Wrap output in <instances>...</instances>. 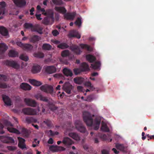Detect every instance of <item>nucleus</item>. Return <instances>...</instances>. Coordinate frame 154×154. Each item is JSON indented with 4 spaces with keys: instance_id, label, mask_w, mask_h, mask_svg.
<instances>
[{
    "instance_id": "17",
    "label": "nucleus",
    "mask_w": 154,
    "mask_h": 154,
    "mask_svg": "<svg viewBox=\"0 0 154 154\" xmlns=\"http://www.w3.org/2000/svg\"><path fill=\"white\" fill-rule=\"evenodd\" d=\"M0 33L4 36H8V37H9L8 30L4 26H2L0 27Z\"/></svg>"
},
{
    "instance_id": "37",
    "label": "nucleus",
    "mask_w": 154,
    "mask_h": 154,
    "mask_svg": "<svg viewBox=\"0 0 154 154\" xmlns=\"http://www.w3.org/2000/svg\"><path fill=\"white\" fill-rule=\"evenodd\" d=\"M33 48V46L29 44H25L23 49L24 50L27 51H31Z\"/></svg>"
},
{
    "instance_id": "64",
    "label": "nucleus",
    "mask_w": 154,
    "mask_h": 154,
    "mask_svg": "<svg viewBox=\"0 0 154 154\" xmlns=\"http://www.w3.org/2000/svg\"><path fill=\"white\" fill-rule=\"evenodd\" d=\"M0 77H2L4 79H6V76L4 75L0 74Z\"/></svg>"
},
{
    "instance_id": "16",
    "label": "nucleus",
    "mask_w": 154,
    "mask_h": 154,
    "mask_svg": "<svg viewBox=\"0 0 154 154\" xmlns=\"http://www.w3.org/2000/svg\"><path fill=\"white\" fill-rule=\"evenodd\" d=\"M20 88L25 91H29L31 89L32 87L26 83H22L20 85Z\"/></svg>"
},
{
    "instance_id": "36",
    "label": "nucleus",
    "mask_w": 154,
    "mask_h": 154,
    "mask_svg": "<svg viewBox=\"0 0 154 154\" xmlns=\"http://www.w3.org/2000/svg\"><path fill=\"white\" fill-rule=\"evenodd\" d=\"M57 47L61 49H65L68 48L69 46L66 43H63L60 44Z\"/></svg>"
},
{
    "instance_id": "51",
    "label": "nucleus",
    "mask_w": 154,
    "mask_h": 154,
    "mask_svg": "<svg viewBox=\"0 0 154 154\" xmlns=\"http://www.w3.org/2000/svg\"><path fill=\"white\" fill-rule=\"evenodd\" d=\"M81 99L82 100L84 99V100H86L87 101H91V97H81Z\"/></svg>"
},
{
    "instance_id": "61",
    "label": "nucleus",
    "mask_w": 154,
    "mask_h": 154,
    "mask_svg": "<svg viewBox=\"0 0 154 154\" xmlns=\"http://www.w3.org/2000/svg\"><path fill=\"white\" fill-rule=\"evenodd\" d=\"M102 154H109L108 151L105 150H103L102 151Z\"/></svg>"
},
{
    "instance_id": "24",
    "label": "nucleus",
    "mask_w": 154,
    "mask_h": 154,
    "mask_svg": "<svg viewBox=\"0 0 154 154\" xmlns=\"http://www.w3.org/2000/svg\"><path fill=\"white\" fill-rule=\"evenodd\" d=\"M29 81L30 84L35 86H38L42 84L40 82L35 79H29Z\"/></svg>"
},
{
    "instance_id": "43",
    "label": "nucleus",
    "mask_w": 154,
    "mask_h": 154,
    "mask_svg": "<svg viewBox=\"0 0 154 154\" xmlns=\"http://www.w3.org/2000/svg\"><path fill=\"white\" fill-rule=\"evenodd\" d=\"M53 3L56 5H61L63 4L62 0H52Z\"/></svg>"
},
{
    "instance_id": "35",
    "label": "nucleus",
    "mask_w": 154,
    "mask_h": 154,
    "mask_svg": "<svg viewBox=\"0 0 154 154\" xmlns=\"http://www.w3.org/2000/svg\"><path fill=\"white\" fill-rule=\"evenodd\" d=\"M18 54L17 52L13 50H10L8 53L9 56L11 57H17L18 56Z\"/></svg>"
},
{
    "instance_id": "1",
    "label": "nucleus",
    "mask_w": 154,
    "mask_h": 154,
    "mask_svg": "<svg viewBox=\"0 0 154 154\" xmlns=\"http://www.w3.org/2000/svg\"><path fill=\"white\" fill-rule=\"evenodd\" d=\"M83 119L87 125L95 130L98 129L100 127L102 118L100 116L94 117L91 116L89 112H85L83 113Z\"/></svg>"
},
{
    "instance_id": "27",
    "label": "nucleus",
    "mask_w": 154,
    "mask_h": 154,
    "mask_svg": "<svg viewBox=\"0 0 154 154\" xmlns=\"http://www.w3.org/2000/svg\"><path fill=\"white\" fill-rule=\"evenodd\" d=\"M80 67L82 72L85 71L89 69L88 65L85 62L82 63L80 65Z\"/></svg>"
},
{
    "instance_id": "56",
    "label": "nucleus",
    "mask_w": 154,
    "mask_h": 154,
    "mask_svg": "<svg viewBox=\"0 0 154 154\" xmlns=\"http://www.w3.org/2000/svg\"><path fill=\"white\" fill-rule=\"evenodd\" d=\"M17 44L18 46L22 47L23 48L25 44H23L21 42H18Z\"/></svg>"
},
{
    "instance_id": "8",
    "label": "nucleus",
    "mask_w": 154,
    "mask_h": 154,
    "mask_svg": "<svg viewBox=\"0 0 154 154\" xmlns=\"http://www.w3.org/2000/svg\"><path fill=\"white\" fill-rule=\"evenodd\" d=\"M70 49L74 54L77 55L80 54L82 52L80 47L76 45L71 46Z\"/></svg>"
},
{
    "instance_id": "38",
    "label": "nucleus",
    "mask_w": 154,
    "mask_h": 154,
    "mask_svg": "<svg viewBox=\"0 0 154 154\" xmlns=\"http://www.w3.org/2000/svg\"><path fill=\"white\" fill-rule=\"evenodd\" d=\"M34 56L37 58H42L44 57V54L41 52H38L34 53Z\"/></svg>"
},
{
    "instance_id": "44",
    "label": "nucleus",
    "mask_w": 154,
    "mask_h": 154,
    "mask_svg": "<svg viewBox=\"0 0 154 154\" xmlns=\"http://www.w3.org/2000/svg\"><path fill=\"white\" fill-rule=\"evenodd\" d=\"M73 71L75 74L76 75H78L82 72L81 69H80V67H79V68H75L73 69Z\"/></svg>"
},
{
    "instance_id": "42",
    "label": "nucleus",
    "mask_w": 154,
    "mask_h": 154,
    "mask_svg": "<svg viewBox=\"0 0 154 154\" xmlns=\"http://www.w3.org/2000/svg\"><path fill=\"white\" fill-rule=\"evenodd\" d=\"M10 86L9 85L7 84L5 82L1 83L0 84V88L3 89H5L9 88Z\"/></svg>"
},
{
    "instance_id": "3",
    "label": "nucleus",
    "mask_w": 154,
    "mask_h": 154,
    "mask_svg": "<svg viewBox=\"0 0 154 154\" xmlns=\"http://www.w3.org/2000/svg\"><path fill=\"white\" fill-rule=\"evenodd\" d=\"M44 14L48 16L47 17L45 18L43 20V23L44 24L48 25L49 24L50 20L54 21V13L53 11H50L45 12Z\"/></svg>"
},
{
    "instance_id": "63",
    "label": "nucleus",
    "mask_w": 154,
    "mask_h": 154,
    "mask_svg": "<svg viewBox=\"0 0 154 154\" xmlns=\"http://www.w3.org/2000/svg\"><path fill=\"white\" fill-rule=\"evenodd\" d=\"M98 75V73L97 72H93L92 74V75L93 76H97Z\"/></svg>"
},
{
    "instance_id": "14",
    "label": "nucleus",
    "mask_w": 154,
    "mask_h": 154,
    "mask_svg": "<svg viewBox=\"0 0 154 154\" xmlns=\"http://www.w3.org/2000/svg\"><path fill=\"white\" fill-rule=\"evenodd\" d=\"M18 140H19L18 146L21 149H27L25 144V140L22 138L18 137Z\"/></svg>"
},
{
    "instance_id": "15",
    "label": "nucleus",
    "mask_w": 154,
    "mask_h": 154,
    "mask_svg": "<svg viewBox=\"0 0 154 154\" xmlns=\"http://www.w3.org/2000/svg\"><path fill=\"white\" fill-rule=\"evenodd\" d=\"M56 71V67L53 66H47L45 68V71L50 74L55 72Z\"/></svg>"
},
{
    "instance_id": "11",
    "label": "nucleus",
    "mask_w": 154,
    "mask_h": 154,
    "mask_svg": "<svg viewBox=\"0 0 154 154\" xmlns=\"http://www.w3.org/2000/svg\"><path fill=\"white\" fill-rule=\"evenodd\" d=\"M62 143L66 146H69L73 144L74 142L70 138L66 137L63 138Z\"/></svg>"
},
{
    "instance_id": "20",
    "label": "nucleus",
    "mask_w": 154,
    "mask_h": 154,
    "mask_svg": "<svg viewBox=\"0 0 154 154\" xmlns=\"http://www.w3.org/2000/svg\"><path fill=\"white\" fill-rule=\"evenodd\" d=\"M70 37H76L79 39L81 38V35L76 30H73L69 34Z\"/></svg>"
},
{
    "instance_id": "25",
    "label": "nucleus",
    "mask_w": 154,
    "mask_h": 154,
    "mask_svg": "<svg viewBox=\"0 0 154 154\" xmlns=\"http://www.w3.org/2000/svg\"><path fill=\"white\" fill-rule=\"evenodd\" d=\"M0 139L4 143H8L10 142H14V140L13 139L8 137H0Z\"/></svg>"
},
{
    "instance_id": "47",
    "label": "nucleus",
    "mask_w": 154,
    "mask_h": 154,
    "mask_svg": "<svg viewBox=\"0 0 154 154\" xmlns=\"http://www.w3.org/2000/svg\"><path fill=\"white\" fill-rule=\"evenodd\" d=\"M20 58L25 61H27L29 59L28 56L24 54H21L20 57Z\"/></svg>"
},
{
    "instance_id": "31",
    "label": "nucleus",
    "mask_w": 154,
    "mask_h": 154,
    "mask_svg": "<svg viewBox=\"0 0 154 154\" xmlns=\"http://www.w3.org/2000/svg\"><path fill=\"white\" fill-rule=\"evenodd\" d=\"M40 37L37 35H34L31 37L29 39L30 42L35 43L39 41Z\"/></svg>"
},
{
    "instance_id": "57",
    "label": "nucleus",
    "mask_w": 154,
    "mask_h": 154,
    "mask_svg": "<svg viewBox=\"0 0 154 154\" xmlns=\"http://www.w3.org/2000/svg\"><path fill=\"white\" fill-rule=\"evenodd\" d=\"M35 16L37 19L38 20H41L42 19V18H41V14H35Z\"/></svg>"
},
{
    "instance_id": "55",
    "label": "nucleus",
    "mask_w": 154,
    "mask_h": 154,
    "mask_svg": "<svg viewBox=\"0 0 154 154\" xmlns=\"http://www.w3.org/2000/svg\"><path fill=\"white\" fill-rule=\"evenodd\" d=\"M65 149V148L63 147L57 146V151H63Z\"/></svg>"
},
{
    "instance_id": "58",
    "label": "nucleus",
    "mask_w": 154,
    "mask_h": 154,
    "mask_svg": "<svg viewBox=\"0 0 154 154\" xmlns=\"http://www.w3.org/2000/svg\"><path fill=\"white\" fill-rule=\"evenodd\" d=\"M35 11L34 8L33 7H32L31 9L30 10V14L31 15H33L34 13H33V11Z\"/></svg>"
},
{
    "instance_id": "54",
    "label": "nucleus",
    "mask_w": 154,
    "mask_h": 154,
    "mask_svg": "<svg viewBox=\"0 0 154 154\" xmlns=\"http://www.w3.org/2000/svg\"><path fill=\"white\" fill-rule=\"evenodd\" d=\"M37 99L45 101H46L47 100L46 97H38Z\"/></svg>"
},
{
    "instance_id": "13",
    "label": "nucleus",
    "mask_w": 154,
    "mask_h": 154,
    "mask_svg": "<svg viewBox=\"0 0 154 154\" xmlns=\"http://www.w3.org/2000/svg\"><path fill=\"white\" fill-rule=\"evenodd\" d=\"M13 1L15 4L19 7L25 5L26 3L25 0H14Z\"/></svg>"
},
{
    "instance_id": "62",
    "label": "nucleus",
    "mask_w": 154,
    "mask_h": 154,
    "mask_svg": "<svg viewBox=\"0 0 154 154\" xmlns=\"http://www.w3.org/2000/svg\"><path fill=\"white\" fill-rule=\"evenodd\" d=\"M112 150L116 154H118L119 153L118 151L116 149L113 148L112 149Z\"/></svg>"
},
{
    "instance_id": "30",
    "label": "nucleus",
    "mask_w": 154,
    "mask_h": 154,
    "mask_svg": "<svg viewBox=\"0 0 154 154\" xmlns=\"http://www.w3.org/2000/svg\"><path fill=\"white\" fill-rule=\"evenodd\" d=\"M86 58L87 60L90 63H93L96 60L94 56L90 54L87 55Z\"/></svg>"
},
{
    "instance_id": "12",
    "label": "nucleus",
    "mask_w": 154,
    "mask_h": 154,
    "mask_svg": "<svg viewBox=\"0 0 154 154\" xmlns=\"http://www.w3.org/2000/svg\"><path fill=\"white\" fill-rule=\"evenodd\" d=\"M85 85L88 88V89H87L85 90V92L84 94L85 95H86V92L90 91H94L95 89L93 86L92 85L91 82L89 81L85 82Z\"/></svg>"
},
{
    "instance_id": "59",
    "label": "nucleus",
    "mask_w": 154,
    "mask_h": 154,
    "mask_svg": "<svg viewBox=\"0 0 154 154\" xmlns=\"http://www.w3.org/2000/svg\"><path fill=\"white\" fill-rule=\"evenodd\" d=\"M54 141L52 138H50L48 141V143L49 144H52L53 143Z\"/></svg>"
},
{
    "instance_id": "34",
    "label": "nucleus",
    "mask_w": 154,
    "mask_h": 154,
    "mask_svg": "<svg viewBox=\"0 0 154 154\" xmlns=\"http://www.w3.org/2000/svg\"><path fill=\"white\" fill-rule=\"evenodd\" d=\"M100 63L99 61L96 62L94 64H91V67L94 69H98L100 66Z\"/></svg>"
},
{
    "instance_id": "46",
    "label": "nucleus",
    "mask_w": 154,
    "mask_h": 154,
    "mask_svg": "<svg viewBox=\"0 0 154 154\" xmlns=\"http://www.w3.org/2000/svg\"><path fill=\"white\" fill-rule=\"evenodd\" d=\"M116 146L118 149L122 151H123L124 150L125 148L123 145L119 143L116 144Z\"/></svg>"
},
{
    "instance_id": "41",
    "label": "nucleus",
    "mask_w": 154,
    "mask_h": 154,
    "mask_svg": "<svg viewBox=\"0 0 154 154\" xmlns=\"http://www.w3.org/2000/svg\"><path fill=\"white\" fill-rule=\"evenodd\" d=\"M46 133L49 136H53L55 135H57L58 134V132H53L51 130L47 131L46 132Z\"/></svg>"
},
{
    "instance_id": "29",
    "label": "nucleus",
    "mask_w": 154,
    "mask_h": 154,
    "mask_svg": "<svg viewBox=\"0 0 154 154\" xmlns=\"http://www.w3.org/2000/svg\"><path fill=\"white\" fill-rule=\"evenodd\" d=\"M100 129L101 131H103L109 132V129L107 126L106 124L103 122H102Z\"/></svg>"
},
{
    "instance_id": "6",
    "label": "nucleus",
    "mask_w": 154,
    "mask_h": 154,
    "mask_svg": "<svg viewBox=\"0 0 154 154\" xmlns=\"http://www.w3.org/2000/svg\"><path fill=\"white\" fill-rule=\"evenodd\" d=\"M5 64L6 66H11L17 69H19L20 68V65L13 60H6L5 61Z\"/></svg>"
},
{
    "instance_id": "2",
    "label": "nucleus",
    "mask_w": 154,
    "mask_h": 154,
    "mask_svg": "<svg viewBox=\"0 0 154 154\" xmlns=\"http://www.w3.org/2000/svg\"><path fill=\"white\" fill-rule=\"evenodd\" d=\"M55 9L57 11L60 13L65 14L64 15V17L68 20H73L76 15V13L75 12L66 13V10L64 7H56Z\"/></svg>"
},
{
    "instance_id": "18",
    "label": "nucleus",
    "mask_w": 154,
    "mask_h": 154,
    "mask_svg": "<svg viewBox=\"0 0 154 154\" xmlns=\"http://www.w3.org/2000/svg\"><path fill=\"white\" fill-rule=\"evenodd\" d=\"M25 101L27 105L30 106L35 107L37 105V103L35 101L29 99H25Z\"/></svg>"
},
{
    "instance_id": "45",
    "label": "nucleus",
    "mask_w": 154,
    "mask_h": 154,
    "mask_svg": "<svg viewBox=\"0 0 154 154\" xmlns=\"http://www.w3.org/2000/svg\"><path fill=\"white\" fill-rule=\"evenodd\" d=\"M75 24L77 26H80L81 25L82 20L81 18L78 17L75 22Z\"/></svg>"
},
{
    "instance_id": "10",
    "label": "nucleus",
    "mask_w": 154,
    "mask_h": 154,
    "mask_svg": "<svg viewBox=\"0 0 154 154\" xmlns=\"http://www.w3.org/2000/svg\"><path fill=\"white\" fill-rule=\"evenodd\" d=\"M75 125L76 128L79 131L82 132H85L86 129L82 125L81 122L79 121H77L75 122Z\"/></svg>"
},
{
    "instance_id": "9",
    "label": "nucleus",
    "mask_w": 154,
    "mask_h": 154,
    "mask_svg": "<svg viewBox=\"0 0 154 154\" xmlns=\"http://www.w3.org/2000/svg\"><path fill=\"white\" fill-rule=\"evenodd\" d=\"M73 86L69 82H66L63 86V89L68 94H70Z\"/></svg>"
},
{
    "instance_id": "4",
    "label": "nucleus",
    "mask_w": 154,
    "mask_h": 154,
    "mask_svg": "<svg viewBox=\"0 0 154 154\" xmlns=\"http://www.w3.org/2000/svg\"><path fill=\"white\" fill-rule=\"evenodd\" d=\"M41 90L48 94L53 95L55 93L54 91V88L52 86L50 85H45L42 86L40 88Z\"/></svg>"
},
{
    "instance_id": "5",
    "label": "nucleus",
    "mask_w": 154,
    "mask_h": 154,
    "mask_svg": "<svg viewBox=\"0 0 154 154\" xmlns=\"http://www.w3.org/2000/svg\"><path fill=\"white\" fill-rule=\"evenodd\" d=\"M23 112L27 115H37L38 114L39 112V109H38L36 110L33 109L28 108H25L23 109Z\"/></svg>"
},
{
    "instance_id": "7",
    "label": "nucleus",
    "mask_w": 154,
    "mask_h": 154,
    "mask_svg": "<svg viewBox=\"0 0 154 154\" xmlns=\"http://www.w3.org/2000/svg\"><path fill=\"white\" fill-rule=\"evenodd\" d=\"M8 130L10 132L14 133L17 134H20V132L18 130L14 128L13 125L10 122H7L5 123Z\"/></svg>"
},
{
    "instance_id": "33",
    "label": "nucleus",
    "mask_w": 154,
    "mask_h": 154,
    "mask_svg": "<svg viewBox=\"0 0 154 154\" xmlns=\"http://www.w3.org/2000/svg\"><path fill=\"white\" fill-rule=\"evenodd\" d=\"M42 48L44 50L49 51L51 49L52 46L48 44L44 43L43 45Z\"/></svg>"
},
{
    "instance_id": "22",
    "label": "nucleus",
    "mask_w": 154,
    "mask_h": 154,
    "mask_svg": "<svg viewBox=\"0 0 154 154\" xmlns=\"http://www.w3.org/2000/svg\"><path fill=\"white\" fill-rule=\"evenodd\" d=\"M8 48V46L5 43H0V54L4 53Z\"/></svg>"
},
{
    "instance_id": "28",
    "label": "nucleus",
    "mask_w": 154,
    "mask_h": 154,
    "mask_svg": "<svg viewBox=\"0 0 154 154\" xmlns=\"http://www.w3.org/2000/svg\"><path fill=\"white\" fill-rule=\"evenodd\" d=\"M64 74L67 76L72 77L73 75L72 71L67 68H64L63 70Z\"/></svg>"
},
{
    "instance_id": "50",
    "label": "nucleus",
    "mask_w": 154,
    "mask_h": 154,
    "mask_svg": "<svg viewBox=\"0 0 154 154\" xmlns=\"http://www.w3.org/2000/svg\"><path fill=\"white\" fill-rule=\"evenodd\" d=\"M0 5L2 7L0 8L5 11V7L6 5L5 2H0Z\"/></svg>"
},
{
    "instance_id": "52",
    "label": "nucleus",
    "mask_w": 154,
    "mask_h": 154,
    "mask_svg": "<svg viewBox=\"0 0 154 154\" xmlns=\"http://www.w3.org/2000/svg\"><path fill=\"white\" fill-rule=\"evenodd\" d=\"M52 34L54 36H56L59 34V32L57 30L55 29L52 31Z\"/></svg>"
},
{
    "instance_id": "39",
    "label": "nucleus",
    "mask_w": 154,
    "mask_h": 154,
    "mask_svg": "<svg viewBox=\"0 0 154 154\" xmlns=\"http://www.w3.org/2000/svg\"><path fill=\"white\" fill-rule=\"evenodd\" d=\"M69 55V51L68 50L63 51L61 53V56L63 57H66Z\"/></svg>"
},
{
    "instance_id": "53",
    "label": "nucleus",
    "mask_w": 154,
    "mask_h": 154,
    "mask_svg": "<svg viewBox=\"0 0 154 154\" xmlns=\"http://www.w3.org/2000/svg\"><path fill=\"white\" fill-rule=\"evenodd\" d=\"M77 89L79 91H81L82 92H84V91H85V90L83 89V88L80 86H79L77 87Z\"/></svg>"
},
{
    "instance_id": "19",
    "label": "nucleus",
    "mask_w": 154,
    "mask_h": 154,
    "mask_svg": "<svg viewBox=\"0 0 154 154\" xmlns=\"http://www.w3.org/2000/svg\"><path fill=\"white\" fill-rule=\"evenodd\" d=\"M43 28L39 25H36L32 29V31L36 32L38 33L42 34L43 33L42 30Z\"/></svg>"
},
{
    "instance_id": "48",
    "label": "nucleus",
    "mask_w": 154,
    "mask_h": 154,
    "mask_svg": "<svg viewBox=\"0 0 154 154\" xmlns=\"http://www.w3.org/2000/svg\"><path fill=\"white\" fill-rule=\"evenodd\" d=\"M80 46L81 48L82 49L85 48L88 51L90 50V47L88 45H87L81 44H80Z\"/></svg>"
},
{
    "instance_id": "60",
    "label": "nucleus",
    "mask_w": 154,
    "mask_h": 154,
    "mask_svg": "<svg viewBox=\"0 0 154 154\" xmlns=\"http://www.w3.org/2000/svg\"><path fill=\"white\" fill-rule=\"evenodd\" d=\"M3 127L2 125H0V134H2L4 133V132L2 130Z\"/></svg>"
},
{
    "instance_id": "49",
    "label": "nucleus",
    "mask_w": 154,
    "mask_h": 154,
    "mask_svg": "<svg viewBox=\"0 0 154 154\" xmlns=\"http://www.w3.org/2000/svg\"><path fill=\"white\" fill-rule=\"evenodd\" d=\"M57 146H51L50 147V150L53 152H57Z\"/></svg>"
},
{
    "instance_id": "26",
    "label": "nucleus",
    "mask_w": 154,
    "mask_h": 154,
    "mask_svg": "<svg viewBox=\"0 0 154 154\" xmlns=\"http://www.w3.org/2000/svg\"><path fill=\"white\" fill-rule=\"evenodd\" d=\"M69 136L77 141H79L80 140V137L75 133H70L69 134Z\"/></svg>"
},
{
    "instance_id": "23",
    "label": "nucleus",
    "mask_w": 154,
    "mask_h": 154,
    "mask_svg": "<svg viewBox=\"0 0 154 154\" xmlns=\"http://www.w3.org/2000/svg\"><path fill=\"white\" fill-rule=\"evenodd\" d=\"M85 80L84 79L80 77H77L74 79L73 81L75 83L80 85Z\"/></svg>"
},
{
    "instance_id": "21",
    "label": "nucleus",
    "mask_w": 154,
    "mask_h": 154,
    "mask_svg": "<svg viewBox=\"0 0 154 154\" xmlns=\"http://www.w3.org/2000/svg\"><path fill=\"white\" fill-rule=\"evenodd\" d=\"M41 69V67L38 65L33 66L32 69V73L36 74L40 72Z\"/></svg>"
},
{
    "instance_id": "32",
    "label": "nucleus",
    "mask_w": 154,
    "mask_h": 154,
    "mask_svg": "<svg viewBox=\"0 0 154 154\" xmlns=\"http://www.w3.org/2000/svg\"><path fill=\"white\" fill-rule=\"evenodd\" d=\"M3 100L6 105L7 106L11 105V101L9 97H3Z\"/></svg>"
},
{
    "instance_id": "40",
    "label": "nucleus",
    "mask_w": 154,
    "mask_h": 154,
    "mask_svg": "<svg viewBox=\"0 0 154 154\" xmlns=\"http://www.w3.org/2000/svg\"><path fill=\"white\" fill-rule=\"evenodd\" d=\"M34 26L31 23H26L24 24V27L25 28L27 29L31 28L32 31V29Z\"/></svg>"
}]
</instances>
